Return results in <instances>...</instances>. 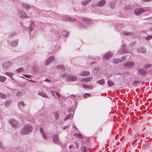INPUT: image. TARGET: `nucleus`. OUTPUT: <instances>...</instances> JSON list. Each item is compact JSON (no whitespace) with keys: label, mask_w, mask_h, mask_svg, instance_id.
I'll return each mask as SVG.
<instances>
[{"label":"nucleus","mask_w":152,"mask_h":152,"mask_svg":"<svg viewBox=\"0 0 152 152\" xmlns=\"http://www.w3.org/2000/svg\"><path fill=\"white\" fill-rule=\"evenodd\" d=\"M79 19L82 20V21L83 22L86 24L85 25L81 23H79L78 26V27L80 28H86L92 24L91 20L90 19L86 18H81Z\"/></svg>","instance_id":"nucleus-1"},{"label":"nucleus","mask_w":152,"mask_h":152,"mask_svg":"<svg viewBox=\"0 0 152 152\" xmlns=\"http://www.w3.org/2000/svg\"><path fill=\"white\" fill-rule=\"evenodd\" d=\"M33 129L32 126L29 124L25 125L21 131L20 133L23 135H26L31 132Z\"/></svg>","instance_id":"nucleus-2"},{"label":"nucleus","mask_w":152,"mask_h":152,"mask_svg":"<svg viewBox=\"0 0 152 152\" xmlns=\"http://www.w3.org/2000/svg\"><path fill=\"white\" fill-rule=\"evenodd\" d=\"M77 19H78V17L75 18L73 17H70L69 16L66 15L62 18L63 21L69 22L72 23L74 22L77 21Z\"/></svg>","instance_id":"nucleus-3"},{"label":"nucleus","mask_w":152,"mask_h":152,"mask_svg":"<svg viewBox=\"0 0 152 152\" xmlns=\"http://www.w3.org/2000/svg\"><path fill=\"white\" fill-rule=\"evenodd\" d=\"M8 122L13 128H17L18 127L19 124L18 121L14 118H10Z\"/></svg>","instance_id":"nucleus-4"},{"label":"nucleus","mask_w":152,"mask_h":152,"mask_svg":"<svg viewBox=\"0 0 152 152\" xmlns=\"http://www.w3.org/2000/svg\"><path fill=\"white\" fill-rule=\"evenodd\" d=\"M105 0H101L99 1L98 3H94L92 4L93 7H101L104 6L106 3Z\"/></svg>","instance_id":"nucleus-5"},{"label":"nucleus","mask_w":152,"mask_h":152,"mask_svg":"<svg viewBox=\"0 0 152 152\" xmlns=\"http://www.w3.org/2000/svg\"><path fill=\"white\" fill-rule=\"evenodd\" d=\"M134 63L132 61H128L123 64V66L125 67L130 68L134 65Z\"/></svg>","instance_id":"nucleus-6"},{"label":"nucleus","mask_w":152,"mask_h":152,"mask_svg":"<svg viewBox=\"0 0 152 152\" xmlns=\"http://www.w3.org/2000/svg\"><path fill=\"white\" fill-rule=\"evenodd\" d=\"M53 142L56 144L61 145V142L59 140L58 136L57 134H54L53 136Z\"/></svg>","instance_id":"nucleus-7"},{"label":"nucleus","mask_w":152,"mask_h":152,"mask_svg":"<svg viewBox=\"0 0 152 152\" xmlns=\"http://www.w3.org/2000/svg\"><path fill=\"white\" fill-rule=\"evenodd\" d=\"M9 40H7V42L12 47H16L18 44L19 41L17 39H15L11 42H9Z\"/></svg>","instance_id":"nucleus-8"},{"label":"nucleus","mask_w":152,"mask_h":152,"mask_svg":"<svg viewBox=\"0 0 152 152\" xmlns=\"http://www.w3.org/2000/svg\"><path fill=\"white\" fill-rule=\"evenodd\" d=\"M19 14L20 15V17L22 18H28L26 16V14L25 12L20 9L18 10Z\"/></svg>","instance_id":"nucleus-9"},{"label":"nucleus","mask_w":152,"mask_h":152,"mask_svg":"<svg viewBox=\"0 0 152 152\" xmlns=\"http://www.w3.org/2000/svg\"><path fill=\"white\" fill-rule=\"evenodd\" d=\"M77 79V77L75 75H70L67 76V80L68 81H75Z\"/></svg>","instance_id":"nucleus-10"},{"label":"nucleus","mask_w":152,"mask_h":152,"mask_svg":"<svg viewBox=\"0 0 152 152\" xmlns=\"http://www.w3.org/2000/svg\"><path fill=\"white\" fill-rule=\"evenodd\" d=\"M54 60V57L53 56L49 57L46 60L45 64L46 66L48 65L50 63L53 62Z\"/></svg>","instance_id":"nucleus-11"},{"label":"nucleus","mask_w":152,"mask_h":152,"mask_svg":"<svg viewBox=\"0 0 152 152\" xmlns=\"http://www.w3.org/2000/svg\"><path fill=\"white\" fill-rule=\"evenodd\" d=\"M137 71L138 72V75H145L146 73V71L143 69L142 68L138 69Z\"/></svg>","instance_id":"nucleus-12"},{"label":"nucleus","mask_w":152,"mask_h":152,"mask_svg":"<svg viewBox=\"0 0 152 152\" xmlns=\"http://www.w3.org/2000/svg\"><path fill=\"white\" fill-rule=\"evenodd\" d=\"M145 11V10L143 8H136L135 9L134 12L136 15H138Z\"/></svg>","instance_id":"nucleus-13"},{"label":"nucleus","mask_w":152,"mask_h":152,"mask_svg":"<svg viewBox=\"0 0 152 152\" xmlns=\"http://www.w3.org/2000/svg\"><path fill=\"white\" fill-rule=\"evenodd\" d=\"M126 51L127 49L125 45L123 44L121 46L120 50L118 51V52L119 53L121 54L126 53Z\"/></svg>","instance_id":"nucleus-14"},{"label":"nucleus","mask_w":152,"mask_h":152,"mask_svg":"<svg viewBox=\"0 0 152 152\" xmlns=\"http://www.w3.org/2000/svg\"><path fill=\"white\" fill-rule=\"evenodd\" d=\"M113 53L112 52H108L103 57V58L104 59H107L111 57L113 55Z\"/></svg>","instance_id":"nucleus-15"},{"label":"nucleus","mask_w":152,"mask_h":152,"mask_svg":"<svg viewBox=\"0 0 152 152\" xmlns=\"http://www.w3.org/2000/svg\"><path fill=\"white\" fill-rule=\"evenodd\" d=\"M21 5L22 7L26 11H28L31 7V6L29 4L25 3H23Z\"/></svg>","instance_id":"nucleus-16"},{"label":"nucleus","mask_w":152,"mask_h":152,"mask_svg":"<svg viewBox=\"0 0 152 152\" xmlns=\"http://www.w3.org/2000/svg\"><path fill=\"white\" fill-rule=\"evenodd\" d=\"M11 63L10 62L6 61L3 63V67L4 68L7 69L9 68L11 66Z\"/></svg>","instance_id":"nucleus-17"},{"label":"nucleus","mask_w":152,"mask_h":152,"mask_svg":"<svg viewBox=\"0 0 152 152\" xmlns=\"http://www.w3.org/2000/svg\"><path fill=\"white\" fill-rule=\"evenodd\" d=\"M146 51V49L143 47H140L137 49V51L138 53H144Z\"/></svg>","instance_id":"nucleus-18"},{"label":"nucleus","mask_w":152,"mask_h":152,"mask_svg":"<svg viewBox=\"0 0 152 152\" xmlns=\"http://www.w3.org/2000/svg\"><path fill=\"white\" fill-rule=\"evenodd\" d=\"M40 131L41 133L42 134V137L43 138L46 140H47V136L46 134L44 132V129L42 127H41L40 128Z\"/></svg>","instance_id":"nucleus-19"},{"label":"nucleus","mask_w":152,"mask_h":152,"mask_svg":"<svg viewBox=\"0 0 152 152\" xmlns=\"http://www.w3.org/2000/svg\"><path fill=\"white\" fill-rule=\"evenodd\" d=\"M34 26L35 25L34 22L33 21H31L30 26L28 28V31L30 32L32 31L33 29Z\"/></svg>","instance_id":"nucleus-20"},{"label":"nucleus","mask_w":152,"mask_h":152,"mask_svg":"<svg viewBox=\"0 0 152 152\" xmlns=\"http://www.w3.org/2000/svg\"><path fill=\"white\" fill-rule=\"evenodd\" d=\"M25 104L23 101L19 102L18 103V106L19 108L21 110L23 109V107L25 106Z\"/></svg>","instance_id":"nucleus-21"},{"label":"nucleus","mask_w":152,"mask_h":152,"mask_svg":"<svg viewBox=\"0 0 152 152\" xmlns=\"http://www.w3.org/2000/svg\"><path fill=\"white\" fill-rule=\"evenodd\" d=\"M90 74V73L89 71H83L80 73L79 75L81 76H86L89 75Z\"/></svg>","instance_id":"nucleus-22"},{"label":"nucleus","mask_w":152,"mask_h":152,"mask_svg":"<svg viewBox=\"0 0 152 152\" xmlns=\"http://www.w3.org/2000/svg\"><path fill=\"white\" fill-rule=\"evenodd\" d=\"M51 93L53 96H55V95L58 98L61 97V95L57 92L55 91H51Z\"/></svg>","instance_id":"nucleus-23"},{"label":"nucleus","mask_w":152,"mask_h":152,"mask_svg":"<svg viewBox=\"0 0 152 152\" xmlns=\"http://www.w3.org/2000/svg\"><path fill=\"white\" fill-rule=\"evenodd\" d=\"M56 68L61 70V71H64L65 70V68L64 66L62 65H59L56 66Z\"/></svg>","instance_id":"nucleus-24"},{"label":"nucleus","mask_w":152,"mask_h":152,"mask_svg":"<svg viewBox=\"0 0 152 152\" xmlns=\"http://www.w3.org/2000/svg\"><path fill=\"white\" fill-rule=\"evenodd\" d=\"M80 148L82 152H88V151L85 146L82 145Z\"/></svg>","instance_id":"nucleus-25"},{"label":"nucleus","mask_w":152,"mask_h":152,"mask_svg":"<svg viewBox=\"0 0 152 152\" xmlns=\"http://www.w3.org/2000/svg\"><path fill=\"white\" fill-rule=\"evenodd\" d=\"M122 61L121 59L114 58L113 60V62L115 64H118L119 63H121Z\"/></svg>","instance_id":"nucleus-26"},{"label":"nucleus","mask_w":152,"mask_h":152,"mask_svg":"<svg viewBox=\"0 0 152 152\" xmlns=\"http://www.w3.org/2000/svg\"><path fill=\"white\" fill-rule=\"evenodd\" d=\"M18 34V33H17L16 32H12L9 35V37L10 38H12L13 37L16 36Z\"/></svg>","instance_id":"nucleus-27"},{"label":"nucleus","mask_w":152,"mask_h":152,"mask_svg":"<svg viewBox=\"0 0 152 152\" xmlns=\"http://www.w3.org/2000/svg\"><path fill=\"white\" fill-rule=\"evenodd\" d=\"M5 74L9 77L11 79L13 80L14 78L12 76L13 75V73L10 72H7L5 73Z\"/></svg>","instance_id":"nucleus-28"},{"label":"nucleus","mask_w":152,"mask_h":152,"mask_svg":"<svg viewBox=\"0 0 152 152\" xmlns=\"http://www.w3.org/2000/svg\"><path fill=\"white\" fill-rule=\"evenodd\" d=\"M109 6L111 9H113L116 5V3L115 1L110 2L109 3Z\"/></svg>","instance_id":"nucleus-29"},{"label":"nucleus","mask_w":152,"mask_h":152,"mask_svg":"<svg viewBox=\"0 0 152 152\" xmlns=\"http://www.w3.org/2000/svg\"><path fill=\"white\" fill-rule=\"evenodd\" d=\"M134 33L132 32H128L127 31H124L123 32V34L126 36H130L133 35Z\"/></svg>","instance_id":"nucleus-30"},{"label":"nucleus","mask_w":152,"mask_h":152,"mask_svg":"<svg viewBox=\"0 0 152 152\" xmlns=\"http://www.w3.org/2000/svg\"><path fill=\"white\" fill-rule=\"evenodd\" d=\"M91 0H83L81 1V4L83 6H85L91 2Z\"/></svg>","instance_id":"nucleus-31"},{"label":"nucleus","mask_w":152,"mask_h":152,"mask_svg":"<svg viewBox=\"0 0 152 152\" xmlns=\"http://www.w3.org/2000/svg\"><path fill=\"white\" fill-rule=\"evenodd\" d=\"M122 26L121 24L120 23H116L115 25V27L117 30H120L122 27Z\"/></svg>","instance_id":"nucleus-32"},{"label":"nucleus","mask_w":152,"mask_h":152,"mask_svg":"<svg viewBox=\"0 0 152 152\" xmlns=\"http://www.w3.org/2000/svg\"><path fill=\"white\" fill-rule=\"evenodd\" d=\"M96 83L97 84H99L100 85H103L105 83V81L104 79H102L101 80H98Z\"/></svg>","instance_id":"nucleus-33"},{"label":"nucleus","mask_w":152,"mask_h":152,"mask_svg":"<svg viewBox=\"0 0 152 152\" xmlns=\"http://www.w3.org/2000/svg\"><path fill=\"white\" fill-rule=\"evenodd\" d=\"M53 114L55 116V119L56 120H58L59 117V113L58 112L55 111L53 112Z\"/></svg>","instance_id":"nucleus-34"},{"label":"nucleus","mask_w":152,"mask_h":152,"mask_svg":"<svg viewBox=\"0 0 152 152\" xmlns=\"http://www.w3.org/2000/svg\"><path fill=\"white\" fill-rule=\"evenodd\" d=\"M6 80V77L0 75V82L4 83Z\"/></svg>","instance_id":"nucleus-35"},{"label":"nucleus","mask_w":152,"mask_h":152,"mask_svg":"<svg viewBox=\"0 0 152 152\" xmlns=\"http://www.w3.org/2000/svg\"><path fill=\"white\" fill-rule=\"evenodd\" d=\"M107 84L108 86L111 87L114 85V83L112 81L108 80L107 81Z\"/></svg>","instance_id":"nucleus-36"},{"label":"nucleus","mask_w":152,"mask_h":152,"mask_svg":"<svg viewBox=\"0 0 152 152\" xmlns=\"http://www.w3.org/2000/svg\"><path fill=\"white\" fill-rule=\"evenodd\" d=\"M74 136L77 138L82 139H83V137L80 134L75 133L74 134Z\"/></svg>","instance_id":"nucleus-37"},{"label":"nucleus","mask_w":152,"mask_h":152,"mask_svg":"<svg viewBox=\"0 0 152 152\" xmlns=\"http://www.w3.org/2000/svg\"><path fill=\"white\" fill-rule=\"evenodd\" d=\"M82 86L85 89L88 88L89 89H91L93 87L92 86H88L86 84H83Z\"/></svg>","instance_id":"nucleus-38"},{"label":"nucleus","mask_w":152,"mask_h":152,"mask_svg":"<svg viewBox=\"0 0 152 152\" xmlns=\"http://www.w3.org/2000/svg\"><path fill=\"white\" fill-rule=\"evenodd\" d=\"M38 95H39L44 97L47 98L48 96L47 95L43 92H39L38 93Z\"/></svg>","instance_id":"nucleus-39"},{"label":"nucleus","mask_w":152,"mask_h":152,"mask_svg":"<svg viewBox=\"0 0 152 152\" xmlns=\"http://www.w3.org/2000/svg\"><path fill=\"white\" fill-rule=\"evenodd\" d=\"M62 35L65 37H66L68 36V33L65 30H63L62 32Z\"/></svg>","instance_id":"nucleus-40"},{"label":"nucleus","mask_w":152,"mask_h":152,"mask_svg":"<svg viewBox=\"0 0 152 152\" xmlns=\"http://www.w3.org/2000/svg\"><path fill=\"white\" fill-rule=\"evenodd\" d=\"M91 79V78L89 77H87L86 78H83L82 79V81L84 82H89L90 81Z\"/></svg>","instance_id":"nucleus-41"},{"label":"nucleus","mask_w":152,"mask_h":152,"mask_svg":"<svg viewBox=\"0 0 152 152\" xmlns=\"http://www.w3.org/2000/svg\"><path fill=\"white\" fill-rule=\"evenodd\" d=\"M0 97L2 99H5L7 96L5 94L0 92Z\"/></svg>","instance_id":"nucleus-42"},{"label":"nucleus","mask_w":152,"mask_h":152,"mask_svg":"<svg viewBox=\"0 0 152 152\" xmlns=\"http://www.w3.org/2000/svg\"><path fill=\"white\" fill-rule=\"evenodd\" d=\"M152 65L151 64H145L144 67L145 69H148L151 67Z\"/></svg>","instance_id":"nucleus-43"},{"label":"nucleus","mask_w":152,"mask_h":152,"mask_svg":"<svg viewBox=\"0 0 152 152\" xmlns=\"http://www.w3.org/2000/svg\"><path fill=\"white\" fill-rule=\"evenodd\" d=\"M74 106H72L70 108H69L68 110V112L69 113L72 111L73 112V114H74Z\"/></svg>","instance_id":"nucleus-44"},{"label":"nucleus","mask_w":152,"mask_h":152,"mask_svg":"<svg viewBox=\"0 0 152 152\" xmlns=\"http://www.w3.org/2000/svg\"><path fill=\"white\" fill-rule=\"evenodd\" d=\"M23 69L22 67L16 70L17 73H20L23 71Z\"/></svg>","instance_id":"nucleus-45"},{"label":"nucleus","mask_w":152,"mask_h":152,"mask_svg":"<svg viewBox=\"0 0 152 152\" xmlns=\"http://www.w3.org/2000/svg\"><path fill=\"white\" fill-rule=\"evenodd\" d=\"M132 8V7L129 5L126 6L125 9L126 10H130Z\"/></svg>","instance_id":"nucleus-46"},{"label":"nucleus","mask_w":152,"mask_h":152,"mask_svg":"<svg viewBox=\"0 0 152 152\" xmlns=\"http://www.w3.org/2000/svg\"><path fill=\"white\" fill-rule=\"evenodd\" d=\"M11 101H6L4 103V105L5 107H7L8 105H10V103H11Z\"/></svg>","instance_id":"nucleus-47"},{"label":"nucleus","mask_w":152,"mask_h":152,"mask_svg":"<svg viewBox=\"0 0 152 152\" xmlns=\"http://www.w3.org/2000/svg\"><path fill=\"white\" fill-rule=\"evenodd\" d=\"M72 116V115L71 114H69L67 115L66 117L64 118V120H66L68 119H69Z\"/></svg>","instance_id":"nucleus-48"},{"label":"nucleus","mask_w":152,"mask_h":152,"mask_svg":"<svg viewBox=\"0 0 152 152\" xmlns=\"http://www.w3.org/2000/svg\"><path fill=\"white\" fill-rule=\"evenodd\" d=\"M140 82V81L134 80L133 83V84L135 86H136L138 83Z\"/></svg>","instance_id":"nucleus-49"},{"label":"nucleus","mask_w":152,"mask_h":152,"mask_svg":"<svg viewBox=\"0 0 152 152\" xmlns=\"http://www.w3.org/2000/svg\"><path fill=\"white\" fill-rule=\"evenodd\" d=\"M152 39V36H148L147 37L145 38L146 41H148Z\"/></svg>","instance_id":"nucleus-50"},{"label":"nucleus","mask_w":152,"mask_h":152,"mask_svg":"<svg viewBox=\"0 0 152 152\" xmlns=\"http://www.w3.org/2000/svg\"><path fill=\"white\" fill-rule=\"evenodd\" d=\"M22 93L21 91H18L16 93V95L17 96H20L22 95Z\"/></svg>","instance_id":"nucleus-51"},{"label":"nucleus","mask_w":152,"mask_h":152,"mask_svg":"<svg viewBox=\"0 0 152 152\" xmlns=\"http://www.w3.org/2000/svg\"><path fill=\"white\" fill-rule=\"evenodd\" d=\"M136 44V42L135 41L132 42L130 44V46L131 47H132L135 45Z\"/></svg>","instance_id":"nucleus-52"},{"label":"nucleus","mask_w":152,"mask_h":152,"mask_svg":"<svg viewBox=\"0 0 152 152\" xmlns=\"http://www.w3.org/2000/svg\"><path fill=\"white\" fill-rule=\"evenodd\" d=\"M85 98H86V96L90 97L91 96V95L89 93H85L83 95Z\"/></svg>","instance_id":"nucleus-53"},{"label":"nucleus","mask_w":152,"mask_h":152,"mask_svg":"<svg viewBox=\"0 0 152 152\" xmlns=\"http://www.w3.org/2000/svg\"><path fill=\"white\" fill-rule=\"evenodd\" d=\"M60 35H61V34H60V33H58L56 35V36L58 39H59V38L60 37Z\"/></svg>","instance_id":"nucleus-54"},{"label":"nucleus","mask_w":152,"mask_h":152,"mask_svg":"<svg viewBox=\"0 0 152 152\" xmlns=\"http://www.w3.org/2000/svg\"><path fill=\"white\" fill-rule=\"evenodd\" d=\"M0 147L2 148H5V147L3 146V144L1 142H0Z\"/></svg>","instance_id":"nucleus-55"},{"label":"nucleus","mask_w":152,"mask_h":152,"mask_svg":"<svg viewBox=\"0 0 152 152\" xmlns=\"http://www.w3.org/2000/svg\"><path fill=\"white\" fill-rule=\"evenodd\" d=\"M26 80H28V81H29V82H32V83H36V81H34V80H29V79H27Z\"/></svg>","instance_id":"nucleus-56"},{"label":"nucleus","mask_w":152,"mask_h":152,"mask_svg":"<svg viewBox=\"0 0 152 152\" xmlns=\"http://www.w3.org/2000/svg\"><path fill=\"white\" fill-rule=\"evenodd\" d=\"M120 59H121L122 60V61L125 60V59L126 58V57L125 56L122 57L121 58H120Z\"/></svg>","instance_id":"nucleus-57"},{"label":"nucleus","mask_w":152,"mask_h":152,"mask_svg":"<svg viewBox=\"0 0 152 152\" xmlns=\"http://www.w3.org/2000/svg\"><path fill=\"white\" fill-rule=\"evenodd\" d=\"M75 144L76 145V148L77 149H78V148L79 147V144H78V143L77 142H76L75 143Z\"/></svg>","instance_id":"nucleus-58"},{"label":"nucleus","mask_w":152,"mask_h":152,"mask_svg":"<svg viewBox=\"0 0 152 152\" xmlns=\"http://www.w3.org/2000/svg\"><path fill=\"white\" fill-rule=\"evenodd\" d=\"M68 126H69V125H68L66 126H65L64 127H63V130H65V129H66V128H67L68 127Z\"/></svg>","instance_id":"nucleus-59"},{"label":"nucleus","mask_w":152,"mask_h":152,"mask_svg":"<svg viewBox=\"0 0 152 152\" xmlns=\"http://www.w3.org/2000/svg\"><path fill=\"white\" fill-rule=\"evenodd\" d=\"M45 81L46 82H50V80L48 78H46L45 80Z\"/></svg>","instance_id":"nucleus-60"},{"label":"nucleus","mask_w":152,"mask_h":152,"mask_svg":"<svg viewBox=\"0 0 152 152\" xmlns=\"http://www.w3.org/2000/svg\"><path fill=\"white\" fill-rule=\"evenodd\" d=\"M24 75L27 78H29V77H30L29 75Z\"/></svg>","instance_id":"nucleus-61"},{"label":"nucleus","mask_w":152,"mask_h":152,"mask_svg":"<svg viewBox=\"0 0 152 152\" xmlns=\"http://www.w3.org/2000/svg\"><path fill=\"white\" fill-rule=\"evenodd\" d=\"M73 145H71L69 146V148L70 149H71L73 147Z\"/></svg>","instance_id":"nucleus-62"},{"label":"nucleus","mask_w":152,"mask_h":152,"mask_svg":"<svg viewBox=\"0 0 152 152\" xmlns=\"http://www.w3.org/2000/svg\"><path fill=\"white\" fill-rule=\"evenodd\" d=\"M66 144L65 143L64 144V145H62V147L64 148L66 147Z\"/></svg>","instance_id":"nucleus-63"},{"label":"nucleus","mask_w":152,"mask_h":152,"mask_svg":"<svg viewBox=\"0 0 152 152\" xmlns=\"http://www.w3.org/2000/svg\"><path fill=\"white\" fill-rule=\"evenodd\" d=\"M135 137L136 138H138L139 137V136L138 134H137L135 135Z\"/></svg>","instance_id":"nucleus-64"}]
</instances>
